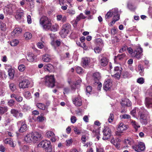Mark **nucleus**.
<instances>
[{"label":"nucleus","instance_id":"obj_1","mask_svg":"<svg viewBox=\"0 0 152 152\" xmlns=\"http://www.w3.org/2000/svg\"><path fill=\"white\" fill-rule=\"evenodd\" d=\"M39 23L44 29L46 30H49L52 26L51 20L45 16H42L40 18Z\"/></svg>","mask_w":152,"mask_h":152},{"label":"nucleus","instance_id":"obj_2","mask_svg":"<svg viewBox=\"0 0 152 152\" xmlns=\"http://www.w3.org/2000/svg\"><path fill=\"white\" fill-rule=\"evenodd\" d=\"M37 147L44 148L46 152H51L52 151L50 142L49 141L42 140L38 145Z\"/></svg>","mask_w":152,"mask_h":152},{"label":"nucleus","instance_id":"obj_3","mask_svg":"<svg viewBox=\"0 0 152 152\" xmlns=\"http://www.w3.org/2000/svg\"><path fill=\"white\" fill-rule=\"evenodd\" d=\"M44 80L45 85L48 87L52 88L54 86L55 80L53 75L47 76Z\"/></svg>","mask_w":152,"mask_h":152},{"label":"nucleus","instance_id":"obj_4","mask_svg":"<svg viewBox=\"0 0 152 152\" xmlns=\"http://www.w3.org/2000/svg\"><path fill=\"white\" fill-rule=\"evenodd\" d=\"M119 15L118 9L115 8L110 10L105 15V17L106 20H107L108 19L110 18L113 15L115 17Z\"/></svg>","mask_w":152,"mask_h":152},{"label":"nucleus","instance_id":"obj_5","mask_svg":"<svg viewBox=\"0 0 152 152\" xmlns=\"http://www.w3.org/2000/svg\"><path fill=\"white\" fill-rule=\"evenodd\" d=\"M127 129V125L122 122L120 123L117 129L118 131L115 132V134L118 136H120L123 131L126 130Z\"/></svg>","mask_w":152,"mask_h":152},{"label":"nucleus","instance_id":"obj_6","mask_svg":"<svg viewBox=\"0 0 152 152\" xmlns=\"http://www.w3.org/2000/svg\"><path fill=\"white\" fill-rule=\"evenodd\" d=\"M145 111H146V110L144 108H142L141 111L139 110V114L140 115V119L141 123L142 124L145 125L147 123V118L146 115L143 114V113H145Z\"/></svg>","mask_w":152,"mask_h":152},{"label":"nucleus","instance_id":"obj_7","mask_svg":"<svg viewBox=\"0 0 152 152\" xmlns=\"http://www.w3.org/2000/svg\"><path fill=\"white\" fill-rule=\"evenodd\" d=\"M132 148L136 151L140 152L144 150L145 148L144 143L142 142H139L137 145L132 147Z\"/></svg>","mask_w":152,"mask_h":152},{"label":"nucleus","instance_id":"obj_8","mask_svg":"<svg viewBox=\"0 0 152 152\" xmlns=\"http://www.w3.org/2000/svg\"><path fill=\"white\" fill-rule=\"evenodd\" d=\"M17 124L18 126H20L19 129V131L20 132H23L26 131L27 129V126L24 121H19L17 123Z\"/></svg>","mask_w":152,"mask_h":152},{"label":"nucleus","instance_id":"obj_9","mask_svg":"<svg viewBox=\"0 0 152 152\" xmlns=\"http://www.w3.org/2000/svg\"><path fill=\"white\" fill-rule=\"evenodd\" d=\"M104 136L102 139L104 140H107L110 137L111 130L108 127H106L103 130Z\"/></svg>","mask_w":152,"mask_h":152},{"label":"nucleus","instance_id":"obj_10","mask_svg":"<svg viewBox=\"0 0 152 152\" xmlns=\"http://www.w3.org/2000/svg\"><path fill=\"white\" fill-rule=\"evenodd\" d=\"M99 64L103 66H106L108 63L107 59L106 57L102 56V55L99 56Z\"/></svg>","mask_w":152,"mask_h":152},{"label":"nucleus","instance_id":"obj_11","mask_svg":"<svg viewBox=\"0 0 152 152\" xmlns=\"http://www.w3.org/2000/svg\"><path fill=\"white\" fill-rule=\"evenodd\" d=\"M142 48L139 47L137 48L136 50L134 51V53L132 57H134L136 58H140L142 55Z\"/></svg>","mask_w":152,"mask_h":152},{"label":"nucleus","instance_id":"obj_12","mask_svg":"<svg viewBox=\"0 0 152 152\" xmlns=\"http://www.w3.org/2000/svg\"><path fill=\"white\" fill-rule=\"evenodd\" d=\"M46 135L48 138L51 137V140L53 142H55L58 139V137L55 136L54 133L51 131H48L46 133Z\"/></svg>","mask_w":152,"mask_h":152},{"label":"nucleus","instance_id":"obj_13","mask_svg":"<svg viewBox=\"0 0 152 152\" xmlns=\"http://www.w3.org/2000/svg\"><path fill=\"white\" fill-rule=\"evenodd\" d=\"M112 86V80L110 79H107L104 81L103 88L105 91L109 90Z\"/></svg>","mask_w":152,"mask_h":152},{"label":"nucleus","instance_id":"obj_14","mask_svg":"<svg viewBox=\"0 0 152 152\" xmlns=\"http://www.w3.org/2000/svg\"><path fill=\"white\" fill-rule=\"evenodd\" d=\"M33 142H36L37 141L41 139V135L40 134L37 132H32Z\"/></svg>","mask_w":152,"mask_h":152},{"label":"nucleus","instance_id":"obj_15","mask_svg":"<svg viewBox=\"0 0 152 152\" xmlns=\"http://www.w3.org/2000/svg\"><path fill=\"white\" fill-rule=\"evenodd\" d=\"M29 84L30 83L28 80L25 79L19 83V87L21 88H28Z\"/></svg>","mask_w":152,"mask_h":152},{"label":"nucleus","instance_id":"obj_16","mask_svg":"<svg viewBox=\"0 0 152 152\" xmlns=\"http://www.w3.org/2000/svg\"><path fill=\"white\" fill-rule=\"evenodd\" d=\"M24 17V11L21 10H18L16 12L15 18L17 20H20Z\"/></svg>","mask_w":152,"mask_h":152},{"label":"nucleus","instance_id":"obj_17","mask_svg":"<svg viewBox=\"0 0 152 152\" xmlns=\"http://www.w3.org/2000/svg\"><path fill=\"white\" fill-rule=\"evenodd\" d=\"M73 103L76 106L79 107L82 105V100L81 97L78 96L73 100Z\"/></svg>","mask_w":152,"mask_h":152},{"label":"nucleus","instance_id":"obj_18","mask_svg":"<svg viewBox=\"0 0 152 152\" xmlns=\"http://www.w3.org/2000/svg\"><path fill=\"white\" fill-rule=\"evenodd\" d=\"M59 33L61 37L62 38H65L66 36V24H64L63 26Z\"/></svg>","mask_w":152,"mask_h":152},{"label":"nucleus","instance_id":"obj_19","mask_svg":"<svg viewBox=\"0 0 152 152\" xmlns=\"http://www.w3.org/2000/svg\"><path fill=\"white\" fill-rule=\"evenodd\" d=\"M121 104L123 107L130 106L131 105V102L128 99H122L121 102Z\"/></svg>","mask_w":152,"mask_h":152},{"label":"nucleus","instance_id":"obj_20","mask_svg":"<svg viewBox=\"0 0 152 152\" xmlns=\"http://www.w3.org/2000/svg\"><path fill=\"white\" fill-rule=\"evenodd\" d=\"M152 98H146L145 104L146 107L148 108L152 107Z\"/></svg>","mask_w":152,"mask_h":152},{"label":"nucleus","instance_id":"obj_21","mask_svg":"<svg viewBox=\"0 0 152 152\" xmlns=\"http://www.w3.org/2000/svg\"><path fill=\"white\" fill-rule=\"evenodd\" d=\"M90 59L88 58H84L82 59V63L83 66L86 68L88 66Z\"/></svg>","mask_w":152,"mask_h":152},{"label":"nucleus","instance_id":"obj_22","mask_svg":"<svg viewBox=\"0 0 152 152\" xmlns=\"http://www.w3.org/2000/svg\"><path fill=\"white\" fill-rule=\"evenodd\" d=\"M32 133H30L27 134L24 138L25 141L28 142H33Z\"/></svg>","mask_w":152,"mask_h":152},{"label":"nucleus","instance_id":"obj_23","mask_svg":"<svg viewBox=\"0 0 152 152\" xmlns=\"http://www.w3.org/2000/svg\"><path fill=\"white\" fill-rule=\"evenodd\" d=\"M4 141L5 143L8 144L11 147H14L15 146L14 143L11 138H7Z\"/></svg>","mask_w":152,"mask_h":152},{"label":"nucleus","instance_id":"obj_24","mask_svg":"<svg viewBox=\"0 0 152 152\" xmlns=\"http://www.w3.org/2000/svg\"><path fill=\"white\" fill-rule=\"evenodd\" d=\"M131 124L135 129L136 131H137L138 128L140 127L138 124L135 121L131 120Z\"/></svg>","mask_w":152,"mask_h":152},{"label":"nucleus","instance_id":"obj_25","mask_svg":"<svg viewBox=\"0 0 152 152\" xmlns=\"http://www.w3.org/2000/svg\"><path fill=\"white\" fill-rule=\"evenodd\" d=\"M61 42L60 40H57L56 41L53 40L51 43V44L54 48L55 49H56V46H59L61 44Z\"/></svg>","mask_w":152,"mask_h":152},{"label":"nucleus","instance_id":"obj_26","mask_svg":"<svg viewBox=\"0 0 152 152\" xmlns=\"http://www.w3.org/2000/svg\"><path fill=\"white\" fill-rule=\"evenodd\" d=\"M93 78L95 82L99 81L101 78L100 74L99 72L94 73L93 75Z\"/></svg>","mask_w":152,"mask_h":152},{"label":"nucleus","instance_id":"obj_27","mask_svg":"<svg viewBox=\"0 0 152 152\" xmlns=\"http://www.w3.org/2000/svg\"><path fill=\"white\" fill-rule=\"evenodd\" d=\"M8 75L10 79H12L14 76V70L10 67L8 70Z\"/></svg>","mask_w":152,"mask_h":152},{"label":"nucleus","instance_id":"obj_28","mask_svg":"<svg viewBox=\"0 0 152 152\" xmlns=\"http://www.w3.org/2000/svg\"><path fill=\"white\" fill-rule=\"evenodd\" d=\"M85 17L84 15L82 13H81L76 17L75 22L76 23H77L81 19H85Z\"/></svg>","mask_w":152,"mask_h":152},{"label":"nucleus","instance_id":"obj_29","mask_svg":"<svg viewBox=\"0 0 152 152\" xmlns=\"http://www.w3.org/2000/svg\"><path fill=\"white\" fill-rule=\"evenodd\" d=\"M132 76V74L127 71H124L123 73V76L124 78H129Z\"/></svg>","mask_w":152,"mask_h":152},{"label":"nucleus","instance_id":"obj_30","mask_svg":"<svg viewBox=\"0 0 152 152\" xmlns=\"http://www.w3.org/2000/svg\"><path fill=\"white\" fill-rule=\"evenodd\" d=\"M119 19V15H117L116 16L113 17V20L109 24L110 26H112Z\"/></svg>","mask_w":152,"mask_h":152},{"label":"nucleus","instance_id":"obj_31","mask_svg":"<svg viewBox=\"0 0 152 152\" xmlns=\"http://www.w3.org/2000/svg\"><path fill=\"white\" fill-rule=\"evenodd\" d=\"M42 59L45 62H48L50 61L51 59L50 56L46 54L43 56Z\"/></svg>","mask_w":152,"mask_h":152},{"label":"nucleus","instance_id":"obj_32","mask_svg":"<svg viewBox=\"0 0 152 152\" xmlns=\"http://www.w3.org/2000/svg\"><path fill=\"white\" fill-rule=\"evenodd\" d=\"M4 12L7 14H11L12 13L11 7L9 6L5 7L4 9Z\"/></svg>","mask_w":152,"mask_h":152},{"label":"nucleus","instance_id":"obj_33","mask_svg":"<svg viewBox=\"0 0 152 152\" xmlns=\"http://www.w3.org/2000/svg\"><path fill=\"white\" fill-rule=\"evenodd\" d=\"M59 29V27L58 25L55 23V24L53 25V26L51 27L50 29L49 30H50L52 31H56L58 30Z\"/></svg>","mask_w":152,"mask_h":152},{"label":"nucleus","instance_id":"obj_34","mask_svg":"<svg viewBox=\"0 0 152 152\" xmlns=\"http://www.w3.org/2000/svg\"><path fill=\"white\" fill-rule=\"evenodd\" d=\"M53 68V66L51 64H48L44 66V68L45 70L46 71L50 72Z\"/></svg>","mask_w":152,"mask_h":152},{"label":"nucleus","instance_id":"obj_35","mask_svg":"<svg viewBox=\"0 0 152 152\" xmlns=\"http://www.w3.org/2000/svg\"><path fill=\"white\" fill-rule=\"evenodd\" d=\"M24 37L26 40H28L31 38L32 36L31 33L29 32H26L24 34Z\"/></svg>","mask_w":152,"mask_h":152},{"label":"nucleus","instance_id":"obj_36","mask_svg":"<svg viewBox=\"0 0 152 152\" xmlns=\"http://www.w3.org/2000/svg\"><path fill=\"white\" fill-rule=\"evenodd\" d=\"M11 113L15 117L18 118L19 112L17 110L12 109L11 110Z\"/></svg>","mask_w":152,"mask_h":152},{"label":"nucleus","instance_id":"obj_37","mask_svg":"<svg viewBox=\"0 0 152 152\" xmlns=\"http://www.w3.org/2000/svg\"><path fill=\"white\" fill-rule=\"evenodd\" d=\"M19 43V41L16 39H13L10 42V45L13 47L17 45Z\"/></svg>","mask_w":152,"mask_h":152},{"label":"nucleus","instance_id":"obj_38","mask_svg":"<svg viewBox=\"0 0 152 152\" xmlns=\"http://www.w3.org/2000/svg\"><path fill=\"white\" fill-rule=\"evenodd\" d=\"M68 83L70 86L72 90H74L76 88L77 85L76 83L71 81H69Z\"/></svg>","mask_w":152,"mask_h":152},{"label":"nucleus","instance_id":"obj_39","mask_svg":"<svg viewBox=\"0 0 152 152\" xmlns=\"http://www.w3.org/2000/svg\"><path fill=\"white\" fill-rule=\"evenodd\" d=\"M36 106L39 109L42 110L45 109L46 107L45 105L41 103H38L36 104Z\"/></svg>","mask_w":152,"mask_h":152},{"label":"nucleus","instance_id":"obj_40","mask_svg":"<svg viewBox=\"0 0 152 152\" xmlns=\"http://www.w3.org/2000/svg\"><path fill=\"white\" fill-rule=\"evenodd\" d=\"M139 110L140 111H141V109H139L137 108L136 107L135 108L132 110L131 111V115H132L133 117H135L136 111H137V112L138 111L139 112Z\"/></svg>","mask_w":152,"mask_h":152},{"label":"nucleus","instance_id":"obj_41","mask_svg":"<svg viewBox=\"0 0 152 152\" xmlns=\"http://www.w3.org/2000/svg\"><path fill=\"white\" fill-rule=\"evenodd\" d=\"M24 97L27 99H29L31 97L30 93L28 91H26L23 93Z\"/></svg>","mask_w":152,"mask_h":152},{"label":"nucleus","instance_id":"obj_42","mask_svg":"<svg viewBox=\"0 0 152 152\" xmlns=\"http://www.w3.org/2000/svg\"><path fill=\"white\" fill-rule=\"evenodd\" d=\"M7 111V107H0V115L3 114Z\"/></svg>","mask_w":152,"mask_h":152},{"label":"nucleus","instance_id":"obj_43","mask_svg":"<svg viewBox=\"0 0 152 152\" xmlns=\"http://www.w3.org/2000/svg\"><path fill=\"white\" fill-rule=\"evenodd\" d=\"M9 87L10 90L12 91H14L16 90V87L15 85L13 83L9 84Z\"/></svg>","mask_w":152,"mask_h":152},{"label":"nucleus","instance_id":"obj_44","mask_svg":"<svg viewBox=\"0 0 152 152\" xmlns=\"http://www.w3.org/2000/svg\"><path fill=\"white\" fill-rule=\"evenodd\" d=\"M124 142L126 144L131 145L133 142L132 140L130 138H128L124 140Z\"/></svg>","mask_w":152,"mask_h":152},{"label":"nucleus","instance_id":"obj_45","mask_svg":"<svg viewBox=\"0 0 152 152\" xmlns=\"http://www.w3.org/2000/svg\"><path fill=\"white\" fill-rule=\"evenodd\" d=\"M95 43L100 46H102L103 45V42L102 39L100 38H98L96 39Z\"/></svg>","mask_w":152,"mask_h":152},{"label":"nucleus","instance_id":"obj_46","mask_svg":"<svg viewBox=\"0 0 152 152\" xmlns=\"http://www.w3.org/2000/svg\"><path fill=\"white\" fill-rule=\"evenodd\" d=\"M76 70L77 72L79 74H81L83 73L84 71L83 70L81 67L77 66L76 69Z\"/></svg>","mask_w":152,"mask_h":152},{"label":"nucleus","instance_id":"obj_47","mask_svg":"<svg viewBox=\"0 0 152 152\" xmlns=\"http://www.w3.org/2000/svg\"><path fill=\"white\" fill-rule=\"evenodd\" d=\"M26 59L29 61H33L34 60L33 55L32 54L28 55V57H27Z\"/></svg>","mask_w":152,"mask_h":152},{"label":"nucleus","instance_id":"obj_48","mask_svg":"<svg viewBox=\"0 0 152 152\" xmlns=\"http://www.w3.org/2000/svg\"><path fill=\"white\" fill-rule=\"evenodd\" d=\"M75 13V10L70 9L68 10H67V14H68V15H70V16H72Z\"/></svg>","mask_w":152,"mask_h":152},{"label":"nucleus","instance_id":"obj_49","mask_svg":"<svg viewBox=\"0 0 152 152\" xmlns=\"http://www.w3.org/2000/svg\"><path fill=\"white\" fill-rule=\"evenodd\" d=\"M122 70V68L120 66H116L114 67L115 72H121Z\"/></svg>","mask_w":152,"mask_h":152},{"label":"nucleus","instance_id":"obj_50","mask_svg":"<svg viewBox=\"0 0 152 152\" xmlns=\"http://www.w3.org/2000/svg\"><path fill=\"white\" fill-rule=\"evenodd\" d=\"M22 31V29L20 28H16L14 30L13 32L15 34H19Z\"/></svg>","mask_w":152,"mask_h":152},{"label":"nucleus","instance_id":"obj_51","mask_svg":"<svg viewBox=\"0 0 152 152\" xmlns=\"http://www.w3.org/2000/svg\"><path fill=\"white\" fill-rule=\"evenodd\" d=\"M137 82L140 84H142L144 82V79L143 77H140L137 80Z\"/></svg>","mask_w":152,"mask_h":152},{"label":"nucleus","instance_id":"obj_52","mask_svg":"<svg viewBox=\"0 0 152 152\" xmlns=\"http://www.w3.org/2000/svg\"><path fill=\"white\" fill-rule=\"evenodd\" d=\"M110 142L113 144L116 148L118 147V144L117 142H116L114 138H112Z\"/></svg>","mask_w":152,"mask_h":152},{"label":"nucleus","instance_id":"obj_53","mask_svg":"<svg viewBox=\"0 0 152 152\" xmlns=\"http://www.w3.org/2000/svg\"><path fill=\"white\" fill-rule=\"evenodd\" d=\"M18 69L20 71L23 72L25 70V66L23 64H21L18 66Z\"/></svg>","mask_w":152,"mask_h":152},{"label":"nucleus","instance_id":"obj_54","mask_svg":"<svg viewBox=\"0 0 152 152\" xmlns=\"http://www.w3.org/2000/svg\"><path fill=\"white\" fill-rule=\"evenodd\" d=\"M139 70L140 71V73L141 75H142V72L143 71L144 69L143 66L141 64H139L138 65Z\"/></svg>","mask_w":152,"mask_h":152},{"label":"nucleus","instance_id":"obj_55","mask_svg":"<svg viewBox=\"0 0 152 152\" xmlns=\"http://www.w3.org/2000/svg\"><path fill=\"white\" fill-rule=\"evenodd\" d=\"M121 72H117L113 75H112V76H114V77L116 78L117 79H119L120 77Z\"/></svg>","mask_w":152,"mask_h":152},{"label":"nucleus","instance_id":"obj_56","mask_svg":"<svg viewBox=\"0 0 152 152\" xmlns=\"http://www.w3.org/2000/svg\"><path fill=\"white\" fill-rule=\"evenodd\" d=\"M14 104L15 101L12 99L10 100L8 102V105L10 107H12L13 106Z\"/></svg>","mask_w":152,"mask_h":152},{"label":"nucleus","instance_id":"obj_57","mask_svg":"<svg viewBox=\"0 0 152 152\" xmlns=\"http://www.w3.org/2000/svg\"><path fill=\"white\" fill-rule=\"evenodd\" d=\"M114 119V115L112 113H110L109 118H108V121L109 123L112 122Z\"/></svg>","mask_w":152,"mask_h":152},{"label":"nucleus","instance_id":"obj_58","mask_svg":"<svg viewBox=\"0 0 152 152\" xmlns=\"http://www.w3.org/2000/svg\"><path fill=\"white\" fill-rule=\"evenodd\" d=\"M127 50L129 53H130L132 56L134 53V51H133V49L131 48H127Z\"/></svg>","mask_w":152,"mask_h":152},{"label":"nucleus","instance_id":"obj_59","mask_svg":"<svg viewBox=\"0 0 152 152\" xmlns=\"http://www.w3.org/2000/svg\"><path fill=\"white\" fill-rule=\"evenodd\" d=\"M74 131L76 134H80V130L77 127H75L74 128Z\"/></svg>","mask_w":152,"mask_h":152},{"label":"nucleus","instance_id":"obj_60","mask_svg":"<svg viewBox=\"0 0 152 152\" xmlns=\"http://www.w3.org/2000/svg\"><path fill=\"white\" fill-rule=\"evenodd\" d=\"M92 90V88L90 86H88L86 88V91L87 93L90 94Z\"/></svg>","mask_w":152,"mask_h":152},{"label":"nucleus","instance_id":"obj_61","mask_svg":"<svg viewBox=\"0 0 152 152\" xmlns=\"http://www.w3.org/2000/svg\"><path fill=\"white\" fill-rule=\"evenodd\" d=\"M127 49V46L126 45H124L123 47L121 48L119 50V52L120 53H122L124 51L126 50Z\"/></svg>","mask_w":152,"mask_h":152},{"label":"nucleus","instance_id":"obj_62","mask_svg":"<svg viewBox=\"0 0 152 152\" xmlns=\"http://www.w3.org/2000/svg\"><path fill=\"white\" fill-rule=\"evenodd\" d=\"M22 109L24 111H26L30 109V107L25 104L23 106Z\"/></svg>","mask_w":152,"mask_h":152},{"label":"nucleus","instance_id":"obj_63","mask_svg":"<svg viewBox=\"0 0 152 152\" xmlns=\"http://www.w3.org/2000/svg\"><path fill=\"white\" fill-rule=\"evenodd\" d=\"M27 21L28 24H31V16L30 15H27Z\"/></svg>","mask_w":152,"mask_h":152},{"label":"nucleus","instance_id":"obj_64","mask_svg":"<svg viewBox=\"0 0 152 152\" xmlns=\"http://www.w3.org/2000/svg\"><path fill=\"white\" fill-rule=\"evenodd\" d=\"M15 99L18 102H20L23 100V98L21 96L17 95L15 97Z\"/></svg>","mask_w":152,"mask_h":152}]
</instances>
